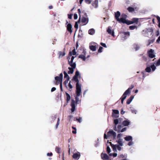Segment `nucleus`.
I'll use <instances>...</instances> for the list:
<instances>
[{"label": "nucleus", "mask_w": 160, "mask_h": 160, "mask_svg": "<svg viewBox=\"0 0 160 160\" xmlns=\"http://www.w3.org/2000/svg\"><path fill=\"white\" fill-rule=\"evenodd\" d=\"M117 155V154L116 153H114L112 154V156H113V157H116Z\"/></svg>", "instance_id": "nucleus-54"}, {"label": "nucleus", "mask_w": 160, "mask_h": 160, "mask_svg": "<svg viewBox=\"0 0 160 160\" xmlns=\"http://www.w3.org/2000/svg\"><path fill=\"white\" fill-rule=\"evenodd\" d=\"M148 54L149 57L151 58H153L155 56L154 51L152 49H150L148 51Z\"/></svg>", "instance_id": "nucleus-6"}, {"label": "nucleus", "mask_w": 160, "mask_h": 160, "mask_svg": "<svg viewBox=\"0 0 160 160\" xmlns=\"http://www.w3.org/2000/svg\"><path fill=\"white\" fill-rule=\"evenodd\" d=\"M92 0H85V2L88 4H90Z\"/></svg>", "instance_id": "nucleus-40"}, {"label": "nucleus", "mask_w": 160, "mask_h": 160, "mask_svg": "<svg viewBox=\"0 0 160 160\" xmlns=\"http://www.w3.org/2000/svg\"><path fill=\"white\" fill-rule=\"evenodd\" d=\"M110 143L111 146L113 151L114 152H116L117 151V149L119 151L121 150V146H120L118 144L114 145L112 144L111 142H110Z\"/></svg>", "instance_id": "nucleus-5"}, {"label": "nucleus", "mask_w": 160, "mask_h": 160, "mask_svg": "<svg viewBox=\"0 0 160 160\" xmlns=\"http://www.w3.org/2000/svg\"><path fill=\"white\" fill-rule=\"evenodd\" d=\"M118 145H119L121 146H123V143L122 141V139L119 138L118 140L116 141Z\"/></svg>", "instance_id": "nucleus-23"}, {"label": "nucleus", "mask_w": 160, "mask_h": 160, "mask_svg": "<svg viewBox=\"0 0 160 160\" xmlns=\"http://www.w3.org/2000/svg\"><path fill=\"white\" fill-rule=\"evenodd\" d=\"M63 74L61 73L59 76H56L55 78V79L56 81L55 84L58 85L60 84V88L61 91H62V80Z\"/></svg>", "instance_id": "nucleus-3"}, {"label": "nucleus", "mask_w": 160, "mask_h": 160, "mask_svg": "<svg viewBox=\"0 0 160 160\" xmlns=\"http://www.w3.org/2000/svg\"><path fill=\"white\" fill-rule=\"evenodd\" d=\"M100 44L101 45H102V46L103 47H105V48H107L106 44L104 43H103L102 42H101L100 43Z\"/></svg>", "instance_id": "nucleus-44"}, {"label": "nucleus", "mask_w": 160, "mask_h": 160, "mask_svg": "<svg viewBox=\"0 0 160 160\" xmlns=\"http://www.w3.org/2000/svg\"><path fill=\"white\" fill-rule=\"evenodd\" d=\"M116 136V133L112 130L109 131L108 132L107 136L106 133L104 134V138L105 139H107L108 138H112L115 140Z\"/></svg>", "instance_id": "nucleus-2"}, {"label": "nucleus", "mask_w": 160, "mask_h": 160, "mask_svg": "<svg viewBox=\"0 0 160 160\" xmlns=\"http://www.w3.org/2000/svg\"><path fill=\"white\" fill-rule=\"evenodd\" d=\"M48 8L49 9H52L53 8V7L52 6H49Z\"/></svg>", "instance_id": "nucleus-62"}, {"label": "nucleus", "mask_w": 160, "mask_h": 160, "mask_svg": "<svg viewBox=\"0 0 160 160\" xmlns=\"http://www.w3.org/2000/svg\"><path fill=\"white\" fill-rule=\"evenodd\" d=\"M114 123L116 125H117L118 123V119L114 120Z\"/></svg>", "instance_id": "nucleus-45"}, {"label": "nucleus", "mask_w": 160, "mask_h": 160, "mask_svg": "<svg viewBox=\"0 0 160 160\" xmlns=\"http://www.w3.org/2000/svg\"><path fill=\"white\" fill-rule=\"evenodd\" d=\"M160 41V36L158 37V39L156 40V42L157 43H159V42Z\"/></svg>", "instance_id": "nucleus-55"}, {"label": "nucleus", "mask_w": 160, "mask_h": 160, "mask_svg": "<svg viewBox=\"0 0 160 160\" xmlns=\"http://www.w3.org/2000/svg\"><path fill=\"white\" fill-rule=\"evenodd\" d=\"M113 113H112V117L115 118H117L118 117V114L119 113V112L118 110H114L113 109Z\"/></svg>", "instance_id": "nucleus-7"}, {"label": "nucleus", "mask_w": 160, "mask_h": 160, "mask_svg": "<svg viewBox=\"0 0 160 160\" xmlns=\"http://www.w3.org/2000/svg\"><path fill=\"white\" fill-rule=\"evenodd\" d=\"M130 123V122L128 120H125L123 122V124L124 126H128Z\"/></svg>", "instance_id": "nucleus-22"}, {"label": "nucleus", "mask_w": 160, "mask_h": 160, "mask_svg": "<svg viewBox=\"0 0 160 160\" xmlns=\"http://www.w3.org/2000/svg\"><path fill=\"white\" fill-rule=\"evenodd\" d=\"M69 79H66V80L63 82V84L67 89L69 88V90L70 89V81L68 83V85H67Z\"/></svg>", "instance_id": "nucleus-8"}, {"label": "nucleus", "mask_w": 160, "mask_h": 160, "mask_svg": "<svg viewBox=\"0 0 160 160\" xmlns=\"http://www.w3.org/2000/svg\"><path fill=\"white\" fill-rule=\"evenodd\" d=\"M56 90V88H55L53 87L51 89V91L52 92H53V91H55V90Z\"/></svg>", "instance_id": "nucleus-53"}, {"label": "nucleus", "mask_w": 160, "mask_h": 160, "mask_svg": "<svg viewBox=\"0 0 160 160\" xmlns=\"http://www.w3.org/2000/svg\"><path fill=\"white\" fill-rule=\"evenodd\" d=\"M74 27L76 28H77L78 27V25L77 22H76L74 25Z\"/></svg>", "instance_id": "nucleus-56"}, {"label": "nucleus", "mask_w": 160, "mask_h": 160, "mask_svg": "<svg viewBox=\"0 0 160 160\" xmlns=\"http://www.w3.org/2000/svg\"><path fill=\"white\" fill-rule=\"evenodd\" d=\"M76 52L75 51V49H74L72 51V54L73 55H76Z\"/></svg>", "instance_id": "nucleus-52"}, {"label": "nucleus", "mask_w": 160, "mask_h": 160, "mask_svg": "<svg viewBox=\"0 0 160 160\" xmlns=\"http://www.w3.org/2000/svg\"><path fill=\"white\" fill-rule=\"evenodd\" d=\"M122 126L120 125H118L117 127H116V126L115 125V128H114V130H115L116 131H117L118 132V130H120V131H121L122 129Z\"/></svg>", "instance_id": "nucleus-19"}, {"label": "nucleus", "mask_w": 160, "mask_h": 160, "mask_svg": "<svg viewBox=\"0 0 160 160\" xmlns=\"http://www.w3.org/2000/svg\"><path fill=\"white\" fill-rule=\"evenodd\" d=\"M68 64H69L70 65V61H69V57H68Z\"/></svg>", "instance_id": "nucleus-63"}, {"label": "nucleus", "mask_w": 160, "mask_h": 160, "mask_svg": "<svg viewBox=\"0 0 160 160\" xmlns=\"http://www.w3.org/2000/svg\"><path fill=\"white\" fill-rule=\"evenodd\" d=\"M68 69H69V70L68 71V73L70 74V67H69Z\"/></svg>", "instance_id": "nucleus-61"}, {"label": "nucleus", "mask_w": 160, "mask_h": 160, "mask_svg": "<svg viewBox=\"0 0 160 160\" xmlns=\"http://www.w3.org/2000/svg\"><path fill=\"white\" fill-rule=\"evenodd\" d=\"M67 29L68 31L70 32V23L68 24L67 26Z\"/></svg>", "instance_id": "nucleus-39"}, {"label": "nucleus", "mask_w": 160, "mask_h": 160, "mask_svg": "<svg viewBox=\"0 0 160 160\" xmlns=\"http://www.w3.org/2000/svg\"><path fill=\"white\" fill-rule=\"evenodd\" d=\"M126 96H122L121 100V103L123 104L124 100L126 99Z\"/></svg>", "instance_id": "nucleus-41"}, {"label": "nucleus", "mask_w": 160, "mask_h": 160, "mask_svg": "<svg viewBox=\"0 0 160 160\" xmlns=\"http://www.w3.org/2000/svg\"><path fill=\"white\" fill-rule=\"evenodd\" d=\"M82 23H85L84 25H86L88 22V19L85 17H82Z\"/></svg>", "instance_id": "nucleus-17"}, {"label": "nucleus", "mask_w": 160, "mask_h": 160, "mask_svg": "<svg viewBox=\"0 0 160 160\" xmlns=\"http://www.w3.org/2000/svg\"><path fill=\"white\" fill-rule=\"evenodd\" d=\"M76 120L80 123L82 122V118L81 117H79V118H76Z\"/></svg>", "instance_id": "nucleus-36"}, {"label": "nucleus", "mask_w": 160, "mask_h": 160, "mask_svg": "<svg viewBox=\"0 0 160 160\" xmlns=\"http://www.w3.org/2000/svg\"><path fill=\"white\" fill-rule=\"evenodd\" d=\"M80 77L79 72L78 71H77L75 72V75L73 76L72 80L75 81L76 82V95H75V102L74 100H72V103L71 106L72 108L71 110L72 112H74L75 110V104H78L80 102V100H79L78 97L80 96L81 92V85L79 83V81L78 79V77Z\"/></svg>", "instance_id": "nucleus-1"}, {"label": "nucleus", "mask_w": 160, "mask_h": 160, "mask_svg": "<svg viewBox=\"0 0 160 160\" xmlns=\"http://www.w3.org/2000/svg\"><path fill=\"white\" fill-rule=\"evenodd\" d=\"M131 111L132 113H134L135 114H137V111L135 109L131 108Z\"/></svg>", "instance_id": "nucleus-35"}, {"label": "nucleus", "mask_w": 160, "mask_h": 160, "mask_svg": "<svg viewBox=\"0 0 160 160\" xmlns=\"http://www.w3.org/2000/svg\"><path fill=\"white\" fill-rule=\"evenodd\" d=\"M47 155L48 156H51L52 155V152L48 153H47Z\"/></svg>", "instance_id": "nucleus-50"}, {"label": "nucleus", "mask_w": 160, "mask_h": 160, "mask_svg": "<svg viewBox=\"0 0 160 160\" xmlns=\"http://www.w3.org/2000/svg\"><path fill=\"white\" fill-rule=\"evenodd\" d=\"M133 144V142L132 141H129L128 144V145L129 146H131Z\"/></svg>", "instance_id": "nucleus-42"}, {"label": "nucleus", "mask_w": 160, "mask_h": 160, "mask_svg": "<svg viewBox=\"0 0 160 160\" xmlns=\"http://www.w3.org/2000/svg\"><path fill=\"white\" fill-rule=\"evenodd\" d=\"M157 18L158 21V22H160V18L159 16H157Z\"/></svg>", "instance_id": "nucleus-57"}, {"label": "nucleus", "mask_w": 160, "mask_h": 160, "mask_svg": "<svg viewBox=\"0 0 160 160\" xmlns=\"http://www.w3.org/2000/svg\"><path fill=\"white\" fill-rule=\"evenodd\" d=\"M103 49V48L102 47H100L99 48V49L98 50V52H102V50Z\"/></svg>", "instance_id": "nucleus-43"}, {"label": "nucleus", "mask_w": 160, "mask_h": 160, "mask_svg": "<svg viewBox=\"0 0 160 160\" xmlns=\"http://www.w3.org/2000/svg\"><path fill=\"white\" fill-rule=\"evenodd\" d=\"M134 98V96H131L130 98L128 99L127 100V103L128 104H129L130 103L132 102V100L133 99V98Z\"/></svg>", "instance_id": "nucleus-21"}, {"label": "nucleus", "mask_w": 160, "mask_h": 160, "mask_svg": "<svg viewBox=\"0 0 160 160\" xmlns=\"http://www.w3.org/2000/svg\"><path fill=\"white\" fill-rule=\"evenodd\" d=\"M92 6L95 8H97L98 7V0H95L92 3Z\"/></svg>", "instance_id": "nucleus-16"}, {"label": "nucleus", "mask_w": 160, "mask_h": 160, "mask_svg": "<svg viewBox=\"0 0 160 160\" xmlns=\"http://www.w3.org/2000/svg\"><path fill=\"white\" fill-rule=\"evenodd\" d=\"M107 32L109 34H111L113 37H115L114 32L113 31H112V28L111 27H108Z\"/></svg>", "instance_id": "nucleus-10"}, {"label": "nucleus", "mask_w": 160, "mask_h": 160, "mask_svg": "<svg viewBox=\"0 0 160 160\" xmlns=\"http://www.w3.org/2000/svg\"><path fill=\"white\" fill-rule=\"evenodd\" d=\"M80 156V154L79 153H75L72 156L73 158L76 159H78L79 158Z\"/></svg>", "instance_id": "nucleus-15"}, {"label": "nucleus", "mask_w": 160, "mask_h": 160, "mask_svg": "<svg viewBox=\"0 0 160 160\" xmlns=\"http://www.w3.org/2000/svg\"><path fill=\"white\" fill-rule=\"evenodd\" d=\"M124 35H128V36L130 35V33L129 32H124L123 33Z\"/></svg>", "instance_id": "nucleus-46"}, {"label": "nucleus", "mask_w": 160, "mask_h": 160, "mask_svg": "<svg viewBox=\"0 0 160 160\" xmlns=\"http://www.w3.org/2000/svg\"><path fill=\"white\" fill-rule=\"evenodd\" d=\"M74 18L75 19H77L78 18V15L76 14H74Z\"/></svg>", "instance_id": "nucleus-49"}, {"label": "nucleus", "mask_w": 160, "mask_h": 160, "mask_svg": "<svg viewBox=\"0 0 160 160\" xmlns=\"http://www.w3.org/2000/svg\"><path fill=\"white\" fill-rule=\"evenodd\" d=\"M79 58H82L84 61H85L86 59V58L85 56L83 54L80 55L79 56Z\"/></svg>", "instance_id": "nucleus-30"}, {"label": "nucleus", "mask_w": 160, "mask_h": 160, "mask_svg": "<svg viewBox=\"0 0 160 160\" xmlns=\"http://www.w3.org/2000/svg\"><path fill=\"white\" fill-rule=\"evenodd\" d=\"M101 157L102 159L103 160H108L109 158L108 155L105 153H102L101 154Z\"/></svg>", "instance_id": "nucleus-11"}, {"label": "nucleus", "mask_w": 160, "mask_h": 160, "mask_svg": "<svg viewBox=\"0 0 160 160\" xmlns=\"http://www.w3.org/2000/svg\"><path fill=\"white\" fill-rule=\"evenodd\" d=\"M59 58L62 57L65 55V53L64 52L60 51L58 52Z\"/></svg>", "instance_id": "nucleus-25"}, {"label": "nucleus", "mask_w": 160, "mask_h": 160, "mask_svg": "<svg viewBox=\"0 0 160 160\" xmlns=\"http://www.w3.org/2000/svg\"><path fill=\"white\" fill-rule=\"evenodd\" d=\"M128 10L129 12H132L134 11V8L131 7H129L128 8Z\"/></svg>", "instance_id": "nucleus-32"}, {"label": "nucleus", "mask_w": 160, "mask_h": 160, "mask_svg": "<svg viewBox=\"0 0 160 160\" xmlns=\"http://www.w3.org/2000/svg\"><path fill=\"white\" fill-rule=\"evenodd\" d=\"M118 157L120 158H124L122 160H126V159L124 158H126V156L125 155L122 154H121Z\"/></svg>", "instance_id": "nucleus-31"}, {"label": "nucleus", "mask_w": 160, "mask_h": 160, "mask_svg": "<svg viewBox=\"0 0 160 160\" xmlns=\"http://www.w3.org/2000/svg\"><path fill=\"white\" fill-rule=\"evenodd\" d=\"M57 118V116H55L54 117H53V119H54V120L56 119Z\"/></svg>", "instance_id": "nucleus-64"}, {"label": "nucleus", "mask_w": 160, "mask_h": 160, "mask_svg": "<svg viewBox=\"0 0 160 160\" xmlns=\"http://www.w3.org/2000/svg\"><path fill=\"white\" fill-rule=\"evenodd\" d=\"M156 36H158L159 35V31H157L156 32Z\"/></svg>", "instance_id": "nucleus-58"}, {"label": "nucleus", "mask_w": 160, "mask_h": 160, "mask_svg": "<svg viewBox=\"0 0 160 160\" xmlns=\"http://www.w3.org/2000/svg\"><path fill=\"white\" fill-rule=\"evenodd\" d=\"M107 152L109 154V155L110 156H112V153H110L111 152V149L110 147L109 146H107Z\"/></svg>", "instance_id": "nucleus-28"}, {"label": "nucleus", "mask_w": 160, "mask_h": 160, "mask_svg": "<svg viewBox=\"0 0 160 160\" xmlns=\"http://www.w3.org/2000/svg\"><path fill=\"white\" fill-rule=\"evenodd\" d=\"M137 28L136 26H131L129 27V28L131 30H133Z\"/></svg>", "instance_id": "nucleus-37"}, {"label": "nucleus", "mask_w": 160, "mask_h": 160, "mask_svg": "<svg viewBox=\"0 0 160 160\" xmlns=\"http://www.w3.org/2000/svg\"><path fill=\"white\" fill-rule=\"evenodd\" d=\"M75 57L74 56H72L71 58V64H72V63H74V62H72V61L74 58Z\"/></svg>", "instance_id": "nucleus-48"}, {"label": "nucleus", "mask_w": 160, "mask_h": 160, "mask_svg": "<svg viewBox=\"0 0 160 160\" xmlns=\"http://www.w3.org/2000/svg\"><path fill=\"white\" fill-rule=\"evenodd\" d=\"M65 94L67 96L66 102H65L64 104V107H65L66 106V105L67 104V103L70 100V95L66 92H65Z\"/></svg>", "instance_id": "nucleus-9"}, {"label": "nucleus", "mask_w": 160, "mask_h": 160, "mask_svg": "<svg viewBox=\"0 0 160 160\" xmlns=\"http://www.w3.org/2000/svg\"><path fill=\"white\" fill-rule=\"evenodd\" d=\"M125 112L124 111H123V110L122 109L121 112V113L122 114H123L125 113Z\"/></svg>", "instance_id": "nucleus-60"}, {"label": "nucleus", "mask_w": 160, "mask_h": 160, "mask_svg": "<svg viewBox=\"0 0 160 160\" xmlns=\"http://www.w3.org/2000/svg\"><path fill=\"white\" fill-rule=\"evenodd\" d=\"M138 19L137 18H133L132 19V21H128V25H130L133 24L134 23L137 22H138Z\"/></svg>", "instance_id": "nucleus-13"}, {"label": "nucleus", "mask_w": 160, "mask_h": 160, "mask_svg": "<svg viewBox=\"0 0 160 160\" xmlns=\"http://www.w3.org/2000/svg\"><path fill=\"white\" fill-rule=\"evenodd\" d=\"M124 138L125 141H130L132 140V138L131 136H127L125 137Z\"/></svg>", "instance_id": "nucleus-18"}, {"label": "nucleus", "mask_w": 160, "mask_h": 160, "mask_svg": "<svg viewBox=\"0 0 160 160\" xmlns=\"http://www.w3.org/2000/svg\"><path fill=\"white\" fill-rule=\"evenodd\" d=\"M127 17V16L124 13L122 14L121 17L119 19V21L118 22L128 24L129 20L126 19Z\"/></svg>", "instance_id": "nucleus-4"}, {"label": "nucleus", "mask_w": 160, "mask_h": 160, "mask_svg": "<svg viewBox=\"0 0 160 160\" xmlns=\"http://www.w3.org/2000/svg\"><path fill=\"white\" fill-rule=\"evenodd\" d=\"M120 15V13L119 11H117V12L115 13V16L116 19L118 21H119V17Z\"/></svg>", "instance_id": "nucleus-14"}, {"label": "nucleus", "mask_w": 160, "mask_h": 160, "mask_svg": "<svg viewBox=\"0 0 160 160\" xmlns=\"http://www.w3.org/2000/svg\"><path fill=\"white\" fill-rule=\"evenodd\" d=\"M63 74H64V78L69 79V77L66 71H64Z\"/></svg>", "instance_id": "nucleus-26"}, {"label": "nucleus", "mask_w": 160, "mask_h": 160, "mask_svg": "<svg viewBox=\"0 0 160 160\" xmlns=\"http://www.w3.org/2000/svg\"><path fill=\"white\" fill-rule=\"evenodd\" d=\"M122 134L120 133L118 134L117 136V138L119 139L122 136Z\"/></svg>", "instance_id": "nucleus-47"}, {"label": "nucleus", "mask_w": 160, "mask_h": 160, "mask_svg": "<svg viewBox=\"0 0 160 160\" xmlns=\"http://www.w3.org/2000/svg\"><path fill=\"white\" fill-rule=\"evenodd\" d=\"M126 128H124L122 129L121 131H120V130H118V132H124V131H126Z\"/></svg>", "instance_id": "nucleus-38"}, {"label": "nucleus", "mask_w": 160, "mask_h": 160, "mask_svg": "<svg viewBox=\"0 0 160 160\" xmlns=\"http://www.w3.org/2000/svg\"><path fill=\"white\" fill-rule=\"evenodd\" d=\"M61 149V148L59 147H56L55 151L58 153H60Z\"/></svg>", "instance_id": "nucleus-29"}, {"label": "nucleus", "mask_w": 160, "mask_h": 160, "mask_svg": "<svg viewBox=\"0 0 160 160\" xmlns=\"http://www.w3.org/2000/svg\"><path fill=\"white\" fill-rule=\"evenodd\" d=\"M134 85H132L128 89L130 91L131 89H132L134 88Z\"/></svg>", "instance_id": "nucleus-51"}, {"label": "nucleus", "mask_w": 160, "mask_h": 160, "mask_svg": "<svg viewBox=\"0 0 160 160\" xmlns=\"http://www.w3.org/2000/svg\"><path fill=\"white\" fill-rule=\"evenodd\" d=\"M72 132L74 134H75L76 133V129H75V130L74 131H72Z\"/></svg>", "instance_id": "nucleus-59"}, {"label": "nucleus", "mask_w": 160, "mask_h": 160, "mask_svg": "<svg viewBox=\"0 0 160 160\" xmlns=\"http://www.w3.org/2000/svg\"><path fill=\"white\" fill-rule=\"evenodd\" d=\"M88 33L91 35H93L95 33V30L93 28H91L88 31Z\"/></svg>", "instance_id": "nucleus-20"}, {"label": "nucleus", "mask_w": 160, "mask_h": 160, "mask_svg": "<svg viewBox=\"0 0 160 160\" xmlns=\"http://www.w3.org/2000/svg\"><path fill=\"white\" fill-rule=\"evenodd\" d=\"M60 123V119L59 118H58V120L57 122V124L56 126V128H57Z\"/></svg>", "instance_id": "nucleus-34"}, {"label": "nucleus", "mask_w": 160, "mask_h": 160, "mask_svg": "<svg viewBox=\"0 0 160 160\" xmlns=\"http://www.w3.org/2000/svg\"><path fill=\"white\" fill-rule=\"evenodd\" d=\"M71 74L73 73L74 72V69L76 67V64L75 62L72 63L71 64Z\"/></svg>", "instance_id": "nucleus-12"}, {"label": "nucleus", "mask_w": 160, "mask_h": 160, "mask_svg": "<svg viewBox=\"0 0 160 160\" xmlns=\"http://www.w3.org/2000/svg\"><path fill=\"white\" fill-rule=\"evenodd\" d=\"M134 48L135 49V50L137 51L140 48V47L138 45L136 44L134 45Z\"/></svg>", "instance_id": "nucleus-33"}, {"label": "nucleus", "mask_w": 160, "mask_h": 160, "mask_svg": "<svg viewBox=\"0 0 160 160\" xmlns=\"http://www.w3.org/2000/svg\"><path fill=\"white\" fill-rule=\"evenodd\" d=\"M130 92H131V91L130 90H128V89L124 92V93L123 94L122 96L124 97V96H126V98L127 97V95L128 94H130Z\"/></svg>", "instance_id": "nucleus-24"}, {"label": "nucleus", "mask_w": 160, "mask_h": 160, "mask_svg": "<svg viewBox=\"0 0 160 160\" xmlns=\"http://www.w3.org/2000/svg\"><path fill=\"white\" fill-rule=\"evenodd\" d=\"M89 48L91 50L93 51H95L96 50V48L94 46L90 45L89 46Z\"/></svg>", "instance_id": "nucleus-27"}]
</instances>
